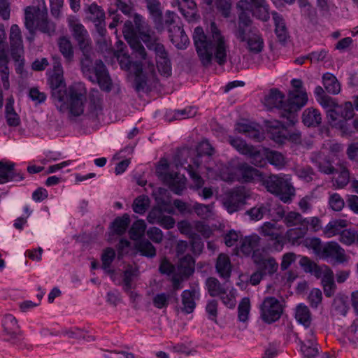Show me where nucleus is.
Instances as JSON below:
<instances>
[{"label":"nucleus","instance_id":"nucleus-26","mask_svg":"<svg viewBox=\"0 0 358 358\" xmlns=\"http://www.w3.org/2000/svg\"><path fill=\"white\" fill-rule=\"evenodd\" d=\"M195 261L190 255L180 259L178 264V275L187 279L194 271Z\"/></svg>","mask_w":358,"mask_h":358},{"label":"nucleus","instance_id":"nucleus-53","mask_svg":"<svg viewBox=\"0 0 358 358\" xmlns=\"http://www.w3.org/2000/svg\"><path fill=\"white\" fill-rule=\"evenodd\" d=\"M322 85L325 90H340L341 85L337 78L331 73H325L322 77Z\"/></svg>","mask_w":358,"mask_h":358},{"label":"nucleus","instance_id":"nucleus-42","mask_svg":"<svg viewBox=\"0 0 358 358\" xmlns=\"http://www.w3.org/2000/svg\"><path fill=\"white\" fill-rule=\"evenodd\" d=\"M295 317L298 322L302 324L305 327H308L310 325V312L306 306L299 304L296 307Z\"/></svg>","mask_w":358,"mask_h":358},{"label":"nucleus","instance_id":"nucleus-35","mask_svg":"<svg viewBox=\"0 0 358 358\" xmlns=\"http://www.w3.org/2000/svg\"><path fill=\"white\" fill-rule=\"evenodd\" d=\"M257 267V270L260 271L264 275H273L278 271V264L273 257H268L267 259H264Z\"/></svg>","mask_w":358,"mask_h":358},{"label":"nucleus","instance_id":"nucleus-58","mask_svg":"<svg viewBox=\"0 0 358 358\" xmlns=\"http://www.w3.org/2000/svg\"><path fill=\"white\" fill-rule=\"evenodd\" d=\"M169 168V164L165 159H162L156 168L157 176L162 180H171L172 179L171 173H165Z\"/></svg>","mask_w":358,"mask_h":358},{"label":"nucleus","instance_id":"nucleus-41","mask_svg":"<svg viewBox=\"0 0 358 358\" xmlns=\"http://www.w3.org/2000/svg\"><path fill=\"white\" fill-rule=\"evenodd\" d=\"M88 17L96 24H101L104 21L105 14L103 10L96 3L87 6Z\"/></svg>","mask_w":358,"mask_h":358},{"label":"nucleus","instance_id":"nucleus-48","mask_svg":"<svg viewBox=\"0 0 358 358\" xmlns=\"http://www.w3.org/2000/svg\"><path fill=\"white\" fill-rule=\"evenodd\" d=\"M136 248L143 256L150 258H152L156 256V249L148 240H141L136 243Z\"/></svg>","mask_w":358,"mask_h":358},{"label":"nucleus","instance_id":"nucleus-25","mask_svg":"<svg viewBox=\"0 0 358 358\" xmlns=\"http://www.w3.org/2000/svg\"><path fill=\"white\" fill-rule=\"evenodd\" d=\"M176 3L180 13L188 21L197 18L196 5L192 0H177Z\"/></svg>","mask_w":358,"mask_h":358},{"label":"nucleus","instance_id":"nucleus-56","mask_svg":"<svg viewBox=\"0 0 358 358\" xmlns=\"http://www.w3.org/2000/svg\"><path fill=\"white\" fill-rule=\"evenodd\" d=\"M250 309V299L245 297L242 299L238 306V319L241 322H246Z\"/></svg>","mask_w":358,"mask_h":358},{"label":"nucleus","instance_id":"nucleus-5","mask_svg":"<svg viewBox=\"0 0 358 358\" xmlns=\"http://www.w3.org/2000/svg\"><path fill=\"white\" fill-rule=\"evenodd\" d=\"M354 108L351 102H345L343 105L337 103L334 108L327 110V117L329 123L342 131L344 134H350L347 121L354 117Z\"/></svg>","mask_w":358,"mask_h":358},{"label":"nucleus","instance_id":"nucleus-49","mask_svg":"<svg viewBox=\"0 0 358 358\" xmlns=\"http://www.w3.org/2000/svg\"><path fill=\"white\" fill-rule=\"evenodd\" d=\"M59 51L68 60L71 61L73 57V47L70 40L66 37H61L58 41Z\"/></svg>","mask_w":358,"mask_h":358},{"label":"nucleus","instance_id":"nucleus-40","mask_svg":"<svg viewBox=\"0 0 358 358\" xmlns=\"http://www.w3.org/2000/svg\"><path fill=\"white\" fill-rule=\"evenodd\" d=\"M271 211L270 204L264 203L259 206H256L245 212V214L249 215L252 220H259L263 217L268 214Z\"/></svg>","mask_w":358,"mask_h":358},{"label":"nucleus","instance_id":"nucleus-44","mask_svg":"<svg viewBox=\"0 0 358 358\" xmlns=\"http://www.w3.org/2000/svg\"><path fill=\"white\" fill-rule=\"evenodd\" d=\"M273 19L275 26V34L280 41H284L287 36L285 21L282 17L275 12L273 13Z\"/></svg>","mask_w":358,"mask_h":358},{"label":"nucleus","instance_id":"nucleus-18","mask_svg":"<svg viewBox=\"0 0 358 358\" xmlns=\"http://www.w3.org/2000/svg\"><path fill=\"white\" fill-rule=\"evenodd\" d=\"M273 141L278 144H284L286 141L291 142L295 145H302V136L299 130H289L282 128L281 131L273 134Z\"/></svg>","mask_w":358,"mask_h":358},{"label":"nucleus","instance_id":"nucleus-33","mask_svg":"<svg viewBox=\"0 0 358 358\" xmlns=\"http://www.w3.org/2000/svg\"><path fill=\"white\" fill-rule=\"evenodd\" d=\"M238 170L241 172L242 178L245 182H250L255 177L259 178L260 180L262 181V178L264 176V174H263L259 170L253 168L246 163L240 164L238 166Z\"/></svg>","mask_w":358,"mask_h":358},{"label":"nucleus","instance_id":"nucleus-46","mask_svg":"<svg viewBox=\"0 0 358 358\" xmlns=\"http://www.w3.org/2000/svg\"><path fill=\"white\" fill-rule=\"evenodd\" d=\"M15 164L13 163H5L0 161V184L5 183L14 178Z\"/></svg>","mask_w":358,"mask_h":358},{"label":"nucleus","instance_id":"nucleus-1","mask_svg":"<svg viewBox=\"0 0 358 358\" xmlns=\"http://www.w3.org/2000/svg\"><path fill=\"white\" fill-rule=\"evenodd\" d=\"M210 36L208 38L201 27L194 29L193 39L198 55L203 65L210 64L213 58L222 65L227 60V40L215 22L210 23Z\"/></svg>","mask_w":358,"mask_h":358},{"label":"nucleus","instance_id":"nucleus-54","mask_svg":"<svg viewBox=\"0 0 358 358\" xmlns=\"http://www.w3.org/2000/svg\"><path fill=\"white\" fill-rule=\"evenodd\" d=\"M326 91H315V98L319 103L325 108H332L338 103L330 96L325 93Z\"/></svg>","mask_w":358,"mask_h":358},{"label":"nucleus","instance_id":"nucleus-62","mask_svg":"<svg viewBox=\"0 0 358 358\" xmlns=\"http://www.w3.org/2000/svg\"><path fill=\"white\" fill-rule=\"evenodd\" d=\"M192 209L196 215L201 218H208L211 215V208L210 205L195 203Z\"/></svg>","mask_w":358,"mask_h":358},{"label":"nucleus","instance_id":"nucleus-57","mask_svg":"<svg viewBox=\"0 0 358 358\" xmlns=\"http://www.w3.org/2000/svg\"><path fill=\"white\" fill-rule=\"evenodd\" d=\"M138 275V269L129 265L124 271V285L125 291L128 292L131 289V282L134 276Z\"/></svg>","mask_w":358,"mask_h":358},{"label":"nucleus","instance_id":"nucleus-39","mask_svg":"<svg viewBox=\"0 0 358 358\" xmlns=\"http://www.w3.org/2000/svg\"><path fill=\"white\" fill-rule=\"evenodd\" d=\"M254 7V15L259 19L266 21L269 19V8L265 0H255L252 2Z\"/></svg>","mask_w":358,"mask_h":358},{"label":"nucleus","instance_id":"nucleus-28","mask_svg":"<svg viewBox=\"0 0 358 358\" xmlns=\"http://www.w3.org/2000/svg\"><path fill=\"white\" fill-rule=\"evenodd\" d=\"M266 153L267 149L264 148L262 150L258 149L257 148L252 145L250 148L249 152L246 154V156L250 159V162L256 166H264L266 164Z\"/></svg>","mask_w":358,"mask_h":358},{"label":"nucleus","instance_id":"nucleus-17","mask_svg":"<svg viewBox=\"0 0 358 358\" xmlns=\"http://www.w3.org/2000/svg\"><path fill=\"white\" fill-rule=\"evenodd\" d=\"M9 38L13 58L17 61H21V55L23 53V45L21 31L17 24L11 26Z\"/></svg>","mask_w":358,"mask_h":358},{"label":"nucleus","instance_id":"nucleus-7","mask_svg":"<svg viewBox=\"0 0 358 358\" xmlns=\"http://www.w3.org/2000/svg\"><path fill=\"white\" fill-rule=\"evenodd\" d=\"M87 59L82 61V70L84 74L89 76L92 82H96L102 90H110L111 80L106 71L105 65L101 61H96L94 66L91 69Z\"/></svg>","mask_w":358,"mask_h":358},{"label":"nucleus","instance_id":"nucleus-55","mask_svg":"<svg viewBox=\"0 0 358 358\" xmlns=\"http://www.w3.org/2000/svg\"><path fill=\"white\" fill-rule=\"evenodd\" d=\"M36 29L51 36L55 32V24L48 19V16L43 17L36 25Z\"/></svg>","mask_w":358,"mask_h":358},{"label":"nucleus","instance_id":"nucleus-63","mask_svg":"<svg viewBox=\"0 0 358 358\" xmlns=\"http://www.w3.org/2000/svg\"><path fill=\"white\" fill-rule=\"evenodd\" d=\"M329 203L331 209L334 211H341L345 206L344 200L337 193H334L330 196Z\"/></svg>","mask_w":358,"mask_h":358},{"label":"nucleus","instance_id":"nucleus-51","mask_svg":"<svg viewBox=\"0 0 358 358\" xmlns=\"http://www.w3.org/2000/svg\"><path fill=\"white\" fill-rule=\"evenodd\" d=\"M287 122V121L283 123L281 121L276 120H264V124L270 134V138L273 141V134L275 132L281 131L282 128H285L287 126H289Z\"/></svg>","mask_w":358,"mask_h":358},{"label":"nucleus","instance_id":"nucleus-50","mask_svg":"<svg viewBox=\"0 0 358 358\" xmlns=\"http://www.w3.org/2000/svg\"><path fill=\"white\" fill-rule=\"evenodd\" d=\"M266 160L272 165L276 167H282L285 164V159L284 155L275 150L267 149Z\"/></svg>","mask_w":358,"mask_h":358},{"label":"nucleus","instance_id":"nucleus-13","mask_svg":"<svg viewBox=\"0 0 358 358\" xmlns=\"http://www.w3.org/2000/svg\"><path fill=\"white\" fill-rule=\"evenodd\" d=\"M67 21L73 36L77 41L80 48L84 52H87L90 50V40L87 30L80 23L79 20L76 16H69Z\"/></svg>","mask_w":358,"mask_h":358},{"label":"nucleus","instance_id":"nucleus-30","mask_svg":"<svg viewBox=\"0 0 358 358\" xmlns=\"http://www.w3.org/2000/svg\"><path fill=\"white\" fill-rule=\"evenodd\" d=\"M131 220L127 213H124L122 216L117 217L110 224V228L113 234L117 235H122L127 231Z\"/></svg>","mask_w":358,"mask_h":358},{"label":"nucleus","instance_id":"nucleus-29","mask_svg":"<svg viewBox=\"0 0 358 358\" xmlns=\"http://www.w3.org/2000/svg\"><path fill=\"white\" fill-rule=\"evenodd\" d=\"M172 179L171 180H164L163 182L168 185L171 190L178 195H180L185 188L186 178L184 175L178 173H171Z\"/></svg>","mask_w":358,"mask_h":358},{"label":"nucleus","instance_id":"nucleus-3","mask_svg":"<svg viewBox=\"0 0 358 358\" xmlns=\"http://www.w3.org/2000/svg\"><path fill=\"white\" fill-rule=\"evenodd\" d=\"M236 38L252 54L260 53L264 48V39L259 31L252 27L251 20L241 16V21L234 32Z\"/></svg>","mask_w":358,"mask_h":358},{"label":"nucleus","instance_id":"nucleus-38","mask_svg":"<svg viewBox=\"0 0 358 358\" xmlns=\"http://www.w3.org/2000/svg\"><path fill=\"white\" fill-rule=\"evenodd\" d=\"M206 285L208 292L210 296L215 297L220 294H224L227 290L222 287L220 281L213 277H209L206 279Z\"/></svg>","mask_w":358,"mask_h":358},{"label":"nucleus","instance_id":"nucleus-22","mask_svg":"<svg viewBox=\"0 0 358 358\" xmlns=\"http://www.w3.org/2000/svg\"><path fill=\"white\" fill-rule=\"evenodd\" d=\"M322 115L320 111L313 107L303 110L301 115L303 124L307 127H317L322 124Z\"/></svg>","mask_w":358,"mask_h":358},{"label":"nucleus","instance_id":"nucleus-9","mask_svg":"<svg viewBox=\"0 0 358 358\" xmlns=\"http://www.w3.org/2000/svg\"><path fill=\"white\" fill-rule=\"evenodd\" d=\"M142 40L149 49L155 51L157 66L160 74L166 77L169 76L171 74V66L164 45L156 41H152L148 35L143 36Z\"/></svg>","mask_w":358,"mask_h":358},{"label":"nucleus","instance_id":"nucleus-6","mask_svg":"<svg viewBox=\"0 0 358 358\" xmlns=\"http://www.w3.org/2000/svg\"><path fill=\"white\" fill-rule=\"evenodd\" d=\"M308 99L305 91H289L285 101V110L280 112V116L287 120L288 125L295 124L297 122L296 113L307 103Z\"/></svg>","mask_w":358,"mask_h":358},{"label":"nucleus","instance_id":"nucleus-15","mask_svg":"<svg viewBox=\"0 0 358 358\" xmlns=\"http://www.w3.org/2000/svg\"><path fill=\"white\" fill-rule=\"evenodd\" d=\"M320 257L322 259L334 258L336 262L339 264L346 261L345 250L336 242H329L324 245Z\"/></svg>","mask_w":358,"mask_h":358},{"label":"nucleus","instance_id":"nucleus-27","mask_svg":"<svg viewBox=\"0 0 358 358\" xmlns=\"http://www.w3.org/2000/svg\"><path fill=\"white\" fill-rule=\"evenodd\" d=\"M260 237L257 234L245 236L241 241L240 250L245 255L250 256L259 246Z\"/></svg>","mask_w":358,"mask_h":358},{"label":"nucleus","instance_id":"nucleus-4","mask_svg":"<svg viewBox=\"0 0 358 358\" xmlns=\"http://www.w3.org/2000/svg\"><path fill=\"white\" fill-rule=\"evenodd\" d=\"M262 182L268 192L278 196L284 203H289L295 195V189L292 184L278 175H264Z\"/></svg>","mask_w":358,"mask_h":358},{"label":"nucleus","instance_id":"nucleus-37","mask_svg":"<svg viewBox=\"0 0 358 358\" xmlns=\"http://www.w3.org/2000/svg\"><path fill=\"white\" fill-rule=\"evenodd\" d=\"M8 59L7 55L3 51H0V73L3 83V87L8 90L10 87L8 77L9 69L8 67Z\"/></svg>","mask_w":358,"mask_h":358},{"label":"nucleus","instance_id":"nucleus-20","mask_svg":"<svg viewBox=\"0 0 358 358\" xmlns=\"http://www.w3.org/2000/svg\"><path fill=\"white\" fill-rule=\"evenodd\" d=\"M3 327L4 335L8 337L6 341L15 343L18 340V336L20 334L16 319L10 315H6L3 320Z\"/></svg>","mask_w":358,"mask_h":358},{"label":"nucleus","instance_id":"nucleus-32","mask_svg":"<svg viewBox=\"0 0 358 358\" xmlns=\"http://www.w3.org/2000/svg\"><path fill=\"white\" fill-rule=\"evenodd\" d=\"M284 213L282 212L280 216L282 218L284 217L283 222L287 227L309 224V221L306 218H303L302 215L299 213L290 211L286 215Z\"/></svg>","mask_w":358,"mask_h":358},{"label":"nucleus","instance_id":"nucleus-24","mask_svg":"<svg viewBox=\"0 0 358 358\" xmlns=\"http://www.w3.org/2000/svg\"><path fill=\"white\" fill-rule=\"evenodd\" d=\"M285 95L280 91H271L264 98V105L268 109L273 108L285 110Z\"/></svg>","mask_w":358,"mask_h":358},{"label":"nucleus","instance_id":"nucleus-64","mask_svg":"<svg viewBox=\"0 0 358 358\" xmlns=\"http://www.w3.org/2000/svg\"><path fill=\"white\" fill-rule=\"evenodd\" d=\"M190 239V244L192 250L194 254L199 255L203 249V243L201 241L200 236L198 234H192L189 238Z\"/></svg>","mask_w":358,"mask_h":358},{"label":"nucleus","instance_id":"nucleus-34","mask_svg":"<svg viewBox=\"0 0 358 358\" xmlns=\"http://www.w3.org/2000/svg\"><path fill=\"white\" fill-rule=\"evenodd\" d=\"M48 82L52 90H61L65 87L63 71L60 65L55 66L54 72L50 75Z\"/></svg>","mask_w":358,"mask_h":358},{"label":"nucleus","instance_id":"nucleus-16","mask_svg":"<svg viewBox=\"0 0 358 358\" xmlns=\"http://www.w3.org/2000/svg\"><path fill=\"white\" fill-rule=\"evenodd\" d=\"M195 151L189 148H182L178 150L174 157V163L176 166L184 168L187 171L188 164L192 165L190 162L194 164L196 168L199 167L200 162L199 159L194 158Z\"/></svg>","mask_w":358,"mask_h":358},{"label":"nucleus","instance_id":"nucleus-2","mask_svg":"<svg viewBox=\"0 0 358 358\" xmlns=\"http://www.w3.org/2000/svg\"><path fill=\"white\" fill-rule=\"evenodd\" d=\"M87 97L86 91H52V98L59 110H69L74 117L83 113Z\"/></svg>","mask_w":358,"mask_h":358},{"label":"nucleus","instance_id":"nucleus-21","mask_svg":"<svg viewBox=\"0 0 358 358\" xmlns=\"http://www.w3.org/2000/svg\"><path fill=\"white\" fill-rule=\"evenodd\" d=\"M170 38L172 43L178 49H185L189 43V40L183 29L180 26H173L169 29Z\"/></svg>","mask_w":358,"mask_h":358},{"label":"nucleus","instance_id":"nucleus-12","mask_svg":"<svg viewBox=\"0 0 358 358\" xmlns=\"http://www.w3.org/2000/svg\"><path fill=\"white\" fill-rule=\"evenodd\" d=\"M282 313V307L279 301L273 296L264 299L261 305V317L266 323L278 320Z\"/></svg>","mask_w":358,"mask_h":358},{"label":"nucleus","instance_id":"nucleus-11","mask_svg":"<svg viewBox=\"0 0 358 358\" xmlns=\"http://www.w3.org/2000/svg\"><path fill=\"white\" fill-rule=\"evenodd\" d=\"M120 64L122 69L129 72V78L135 83L136 90H143L147 86L141 63L131 62L129 57L124 55L123 59L120 61Z\"/></svg>","mask_w":358,"mask_h":358},{"label":"nucleus","instance_id":"nucleus-14","mask_svg":"<svg viewBox=\"0 0 358 358\" xmlns=\"http://www.w3.org/2000/svg\"><path fill=\"white\" fill-rule=\"evenodd\" d=\"M124 38L129 44L130 47L136 55L141 59H145L146 53L145 48L138 41L134 26L131 22H126L123 29Z\"/></svg>","mask_w":358,"mask_h":358},{"label":"nucleus","instance_id":"nucleus-47","mask_svg":"<svg viewBox=\"0 0 358 358\" xmlns=\"http://www.w3.org/2000/svg\"><path fill=\"white\" fill-rule=\"evenodd\" d=\"M150 200L146 195H141L137 196L132 204L133 210L138 214L143 215L148 209Z\"/></svg>","mask_w":358,"mask_h":358},{"label":"nucleus","instance_id":"nucleus-8","mask_svg":"<svg viewBox=\"0 0 358 358\" xmlns=\"http://www.w3.org/2000/svg\"><path fill=\"white\" fill-rule=\"evenodd\" d=\"M24 25L29 32L36 31V25L43 17L48 16V8L45 0H33L31 5L24 9Z\"/></svg>","mask_w":358,"mask_h":358},{"label":"nucleus","instance_id":"nucleus-19","mask_svg":"<svg viewBox=\"0 0 358 358\" xmlns=\"http://www.w3.org/2000/svg\"><path fill=\"white\" fill-rule=\"evenodd\" d=\"M310 161L317 166L319 171L327 175H331L337 173L328 156L321 152L313 153Z\"/></svg>","mask_w":358,"mask_h":358},{"label":"nucleus","instance_id":"nucleus-60","mask_svg":"<svg viewBox=\"0 0 358 358\" xmlns=\"http://www.w3.org/2000/svg\"><path fill=\"white\" fill-rule=\"evenodd\" d=\"M148 9L155 20H159L162 16L160 3L157 0H147Z\"/></svg>","mask_w":358,"mask_h":358},{"label":"nucleus","instance_id":"nucleus-45","mask_svg":"<svg viewBox=\"0 0 358 358\" xmlns=\"http://www.w3.org/2000/svg\"><path fill=\"white\" fill-rule=\"evenodd\" d=\"M145 229L146 224L144 220H136L129 230L130 238L134 241L138 240L144 235Z\"/></svg>","mask_w":358,"mask_h":358},{"label":"nucleus","instance_id":"nucleus-36","mask_svg":"<svg viewBox=\"0 0 358 358\" xmlns=\"http://www.w3.org/2000/svg\"><path fill=\"white\" fill-rule=\"evenodd\" d=\"M94 92H90L88 95V108L89 114L92 117L96 118L102 111V105L100 97L96 94H94Z\"/></svg>","mask_w":358,"mask_h":358},{"label":"nucleus","instance_id":"nucleus-61","mask_svg":"<svg viewBox=\"0 0 358 358\" xmlns=\"http://www.w3.org/2000/svg\"><path fill=\"white\" fill-rule=\"evenodd\" d=\"M115 257V250L111 248H107L101 255L102 268L107 269Z\"/></svg>","mask_w":358,"mask_h":358},{"label":"nucleus","instance_id":"nucleus-52","mask_svg":"<svg viewBox=\"0 0 358 358\" xmlns=\"http://www.w3.org/2000/svg\"><path fill=\"white\" fill-rule=\"evenodd\" d=\"M308 224H303L287 231L285 236L289 241L293 243L303 238L307 233Z\"/></svg>","mask_w":358,"mask_h":358},{"label":"nucleus","instance_id":"nucleus-10","mask_svg":"<svg viewBox=\"0 0 358 358\" xmlns=\"http://www.w3.org/2000/svg\"><path fill=\"white\" fill-rule=\"evenodd\" d=\"M249 196L245 187L240 186L229 192L224 199L223 204L229 213L239 210Z\"/></svg>","mask_w":358,"mask_h":358},{"label":"nucleus","instance_id":"nucleus-31","mask_svg":"<svg viewBox=\"0 0 358 358\" xmlns=\"http://www.w3.org/2000/svg\"><path fill=\"white\" fill-rule=\"evenodd\" d=\"M195 294V289H186L182 292L181 294L182 304L181 310L182 312L189 314L194 311L196 307L194 301Z\"/></svg>","mask_w":358,"mask_h":358},{"label":"nucleus","instance_id":"nucleus-59","mask_svg":"<svg viewBox=\"0 0 358 358\" xmlns=\"http://www.w3.org/2000/svg\"><path fill=\"white\" fill-rule=\"evenodd\" d=\"M230 144L236 148L240 153L246 155L249 152L252 145H248L243 140L239 138H229Z\"/></svg>","mask_w":358,"mask_h":358},{"label":"nucleus","instance_id":"nucleus-43","mask_svg":"<svg viewBox=\"0 0 358 358\" xmlns=\"http://www.w3.org/2000/svg\"><path fill=\"white\" fill-rule=\"evenodd\" d=\"M346 220H336L331 221L325 227L324 234L328 237H331L336 234H340L341 229L346 227Z\"/></svg>","mask_w":358,"mask_h":358},{"label":"nucleus","instance_id":"nucleus-23","mask_svg":"<svg viewBox=\"0 0 358 358\" xmlns=\"http://www.w3.org/2000/svg\"><path fill=\"white\" fill-rule=\"evenodd\" d=\"M215 268L221 278L228 280L232 268L229 257L224 253L220 254L216 260Z\"/></svg>","mask_w":358,"mask_h":358}]
</instances>
